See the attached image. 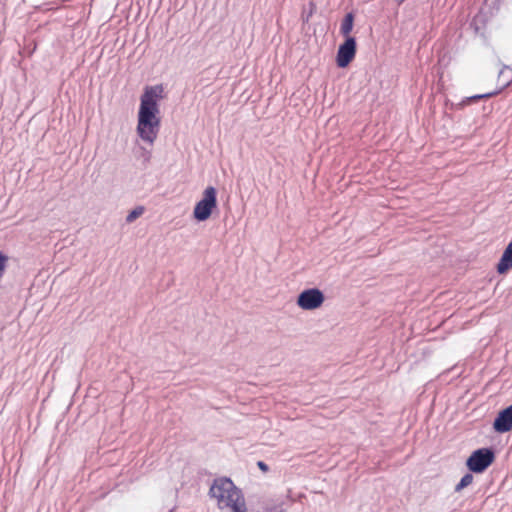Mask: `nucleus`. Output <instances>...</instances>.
Instances as JSON below:
<instances>
[{
  "label": "nucleus",
  "mask_w": 512,
  "mask_h": 512,
  "mask_svg": "<svg viewBox=\"0 0 512 512\" xmlns=\"http://www.w3.org/2000/svg\"><path fill=\"white\" fill-rule=\"evenodd\" d=\"M493 428L498 433H505L512 429V404L499 412Z\"/></svg>",
  "instance_id": "7"
},
{
  "label": "nucleus",
  "mask_w": 512,
  "mask_h": 512,
  "mask_svg": "<svg viewBox=\"0 0 512 512\" xmlns=\"http://www.w3.org/2000/svg\"><path fill=\"white\" fill-rule=\"evenodd\" d=\"M144 213V207L142 206H138L136 208H134L133 210H131L129 212V214L127 215L126 217V222L127 223H132L134 222L137 218H139L142 214Z\"/></svg>",
  "instance_id": "11"
},
{
  "label": "nucleus",
  "mask_w": 512,
  "mask_h": 512,
  "mask_svg": "<svg viewBox=\"0 0 512 512\" xmlns=\"http://www.w3.org/2000/svg\"><path fill=\"white\" fill-rule=\"evenodd\" d=\"M497 272L500 275L506 274L512 269V240L509 242L507 247L504 249L501 258L496 266Z\"/></svg>",
  "instance_id": "8"
},
{
  "label": "nucleus",
  "mask_w": 512,
  "mask_h": 512,
  "mask_svg": "<svg viewBox=\"0 0 512 512\" xmlns=\"http://www.w3.org/2000/svg\"><path fill=\"white\" fill-rule=\"evenodd\" d=\"M217 209V190L213 186H208L202 191L201 198L193 208V219L197 222H205L211 218Z\"/></svg>",
  "instance_id": "3"
},
{
  "label": "nucleus",
  "mask_w": 512,
  "mask_h": 512,
  "mask_svg": "<svg viewBox=\"0 0 512 512\" xmlns=\"http://www.w3.org/2000/svg\"><path fill=\"white\" fill-rule=\"evenodd\" d=\"M165 97L162 84L145 86L139 96L135 133L146 145L153 146L158 139L162 123L161 102Z\"/></svg>",
  "instance_id": "1"
},
{
  "label": "nucleus",
  "mask_w": 512,
  "mask_h": 512,
  "mask_svg": "<svg viewBox=\"0 0 512 512\" xmlns=\"http://www.w3.org/2000/svg\"><path fill=\"white\" fill-rule=\"evenodd\" d=\"M494 460V453L490 449L482 448L474 451L467 459L469 470L475 473L484 471Z\"/></svg>",
  "instance_id": "5"
},
{
  "label": "nucleus",
  "mask_w": 512,
  "mask_h": 512,
  "mask_svg": "<svg viewBox=\"0 0 512 512\" xmlns=\"http://www.w3.org/2000/svg\"><path fill=\"white\" fill-rule=\"evenodd\" d=\"M325 301L324 292L316 287L304 289L296 297V305L302 311H316Z\"/></svg>",
  "instance_id": "4"
},
{
  "label": "nucleus",
  "mask_w": 512,
  "mask_h": 512,
  "mask_svg": "<svg viewBox=\"0 0 512 512\" xmlns=\"http://www.w3.org/2000/svg\"><path fill=\"white\" fill-rule=\"evenodd\" d=\"M354 17L353 14L348 13L341 24V33L346 37H350V33L353 29Z\"/></svg>",
  "instance_id": "9"
},
{
  "label": "nucleus",
  "mask_w": 512,
  "mask_h": 512,
  "mask_svg": "<svg viewBox=\"0 0 512 512\" xmlns=\"http://www.w3.org/2000/svg\"><path fill=\"white\" fill-rule=\"evenodd\" d=\"M8 257L0 252V279L2 278L7 266Z\"/></svg>",
  "instance_id": "14"
},
{
  "label": "nucleus",
  "mask_w": 512,
  "mask_h": 512,
  "mask_svg": "<svg viewBox=\"0 0 512 512\" xmlns=\"http://www.w3.org/2000/svg\"><path fill=\"white\" fill-rule=\"evenodd\" d=\"M356 54V41L353 37L346 38L345 42L339 46L336 63L338 67L345 68L354 59Z\"/></svg>",
  "instance_id": "6"
},
{
  "label": "nucleus",
  "mask_w": 512,
  "mask_h": 512,
  "mask_svg": "<svg viewBox=\"0 0 512 512\" xmlns=\"http://www.w3.org/2000/svg\"><path fill=\"white\" fill-rule=\"evenodd\" d=\"M505 70H506V67H504L503 69H501V70L499 71V73H498V79H500V78L504 75Z\"/></svg>",
  "instance_id": "16"
},
{
  "label": "nucleus",
  "mask_w": 512,
  "mask_h": 512,
  "mask_svg": "<svg viewBox=\"0 0 512 512\" xmlns=\"http://www.w3.org/2000/svg\"><path fill=\"white\" fill-rule=\"evenodd\" d=\"M267 512H278L277 509H271V510H268Z\"/></svg>",
  "instance_id": "17"
},
{
  "label": "nucleus",
  "mask_w": 512,
  "mask_h": 512,
  "mask_svg": "<svg viewBox=\"0 0 512 512\" xmlns=\"http://www.w3.org/2000/svg\"><path fill=\"white\" fill-rule=\"evenodd\" d=\"M221 512H248L245 498L230 505L229 507L224 508Z\"/></svg>",
  "instance_id": "10"
},
{
  "label": "nucleus",
  "mask_w": 512,
  "mask_h": 512,
  "mask_svg": "<svg viewBox=\"0 0 512 512\" xmlns=\"http://www.w3.org/2000/svg\"><path fill=\"white\" fill-rule=\"evenodd\" d=\"M507 84H508V79L506 78V79H504L503 81H501L500 86H499V87H497L495 90L490 91V92H487V93H485V94L472 96V97H470L469 99H470V100H476V99H481V98H485V97H490V96L495 95L496 93H498V91H499L501 88L505 87Z\"/></svg>",
  "instance_id": "12"
},
{
  "label": "nucleus",
  "mask_w": 512,
  "mask_h": 512,
  "mask_svg": "<svg viewBox=\"0 0 512 512\" xmlns=\"http://www.w3.org/2000/svg\"><path fill=\"white\" fill-rule=\"evenodd\" d=\"M472 481H473V476L471 474L464 475L462 477V479L460 480V482L456 485L455 490L457 492L461 491L463 488L470 485L472 483Z\"/></svg>",
  "instance_id": "13"
},
{
  "label": "nucleus",
  "mask_w": 512,
  "mask_h": 512,
  "mask_svg": "<svg viewBox=\"0 0 512 512\" xmlns=\"http://www.w3.org/2000/svg\"><path fill=\"white\" fill-rule=\"evenodd\" d=\"M210 495L220 511L244 499L241 490L228 478L216 479L210 488Z\"/></svg>",
  "instance_id": "2"
},
{
  "label": "nucleus",
  "mask_w": 512,
  "mask_h": 512,
  "mask_svg": "<svg viewBox=\"0 0 512 512\" xmlns=\"http://www.w3.org/2000/svg\"><path fill=\"white\" fill-rule=\"evenodd\" d=\"M258 467H259L262 471H264V472H266V471L268 470L267 465H266L265 463H263V462H258Z\"/></svg>",
  "instance_id": "15"
}]
</instances>
